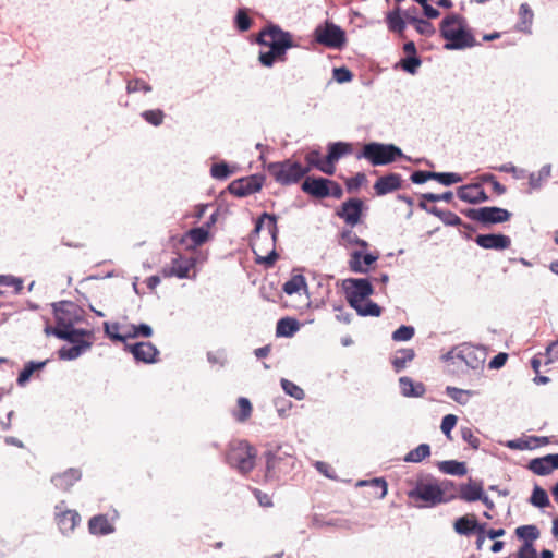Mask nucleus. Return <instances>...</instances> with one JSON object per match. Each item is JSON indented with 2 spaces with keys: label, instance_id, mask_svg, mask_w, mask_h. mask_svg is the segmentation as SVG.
I'll return each mask as SVG.
<instances>
[{
  "label": "nucleus",
  "instance_id": "obj_1",
  "mask_svg": "<svg viewBox=\"0 0 558 558\" xmlns=\"http://www.w3.org/2000/svg\"><path fill=\"white\" fill-rule=\"evenodd\" d=\"M277 238V217L274 214L263 213L251 234V245L256 255V263L267 267L274 266L279 257L275 250Z\"/></svg>",
  "mask_w": 558,
  "mask_h": 558
},
{
  "label": "nucleus",
  "instance_id": "obj_2",
  "mask_svg": "<svg viewBox=\"0 0 558 558\" xmlns=\"http://www.w3.org/2000/svg\"><path fill=\"white\" fill-rule=\"evenodd\" d=\"M343 290L348 303L359 315L378 317L381 314V308L376 303L367 300L374 291L367 279H347L343 281Z\"/></svg>",
  "mask_w": 558,
  "mask_h": 558
},
{
  "label": "nucleus",
  "instance_id": "obj_3",
  "mask_svg": "<svg viewBox=\"0 0 558 558\" xmlns=\"http://www.w3.org/2000/svg\"><path fill=\"white\" fill-rule=\"evenodd\" d=\"M441 36L447 40L445 49L461 50L476 45V40L468 28L466 22L458 14L446 16L439 27Z\"/></svg>",
  "mask_w": 558,
  "mask_h": 558
},
{
  "label": "nucleus",
  "instance_id": "obj_4",
  "mask_svg": "<svg viewBox=\"0 0 558 558\" xmlns=\"http://www.w3.org/2000/svg\"><path fill=\"white\" fill-rule=\"evenodd\" d=\"M256 449L246 440H233L229 444L226 460L240 473L246 474L255 466Z\"/></svg>",
  "mask_w": 558,
  "mask_h": 558
},
{
  "label": "nucleus",
  "instance_id": "obj_5",
  "mask_svg": "<svg viewBox=\"0 0 558 558\" xmlns=\"http://www.w3.org/2000/svg\"><path fill=\"white\" fill-rule=\"evenodd\" d=\"M267 172L274 180L281 185L298 183L308 173V168H304L300 162L291 159L270 162L267 165Z\"/></svg>",
  "mask_w": 558,
  "mask_h": 558
},
{
  "label": "nucleus",
  "instance_id": "obj_6",
  "mask_svg": "<svg viewBox=\"0 0 558 558\" xmlns=\"http://www.w3.org/2000/svg\"><path fill=\"white\" fill-rule=\"evenodd\" d=\"M408 497L414 501H422L424 507H434L449 501L445 488L435 480L418 482L416 486L408 492Z\"/></svg>",
  "mask_w": 558,
  "mask_h": 558
},
{
  "label": "nucleus",
  "instance_id": "obj_7",
  "mask_svg": "<svg viewBox=\"0 0 558 558\" xmlns=\"http://www.w3.org/2000/svg\"><path fill=\"white\" fill-rule=\"evenodd\" d=\"M402 156V150L392 144L372 142L363 146L357 158H365L373 166H383L391 163Z\"/></svg>",
  "mask_w": 558,
  "mask_h": 558
},
{
  "label": "nucleus",
  "instance_id": "obj_8",
  "mask_svg": "<svg viewBox=\"0 0 558 558\" xmlns=\"http://www.w3.org/2000/svg\"><path fill=\"white\" fill-rule=\"evenodd\" d=\"M257 41L283 54H286L288 49L296 47L292 34L281 29L278 25H270L264 28L259 33Z\"/></svg>",
  "mask_w": 558,
  "mask_h": 558
},
{
  "label": "nucleus",
  "instance_id": "obj_9",
  "mask_svg": "<svg viewBox=\"0 0 558 558\" xmlns=\"http://www.w3.org/2000/svg\"><path fill=\"white\" fill-rule=\"evenodd\" d=\"M314 38L318 44L333 49L342 48L347 41L344 31L329 21L316 26Z\"/></svg>",
  "mask_w": 558,
  "mask_h": 558
},
{
  "label": "nucleus",
  "instance_id": "obj_10",
  "mask_svg": "<svg viewBox=\"0 0 558 558\" xmlns=\"http://www.w3.org/2000/svg\"><path fill=\"white\" fill-rule=\"evenodd\" d=\"M464 215L484 226L506 222L510 219L511 213L500 207L470 208Z\"/></svg>",
  "mask_w": 558,
  "mask_h": 558
},
{
  "label": "nucleus",
  "instance_id": "obj_11",
  "mask_svg": "<svg viewBox=\"0 0 558 558\" xmlns=\"http://www.w3.org/2000/svg\"><path fill=\"white\" fill-rule=\"evenodd\" d=\"M195 265H196L195 258L186 257L181 254H178L174 258H172L170 264L166 265L162 268L161 275L165 278H171V277H177L179 279L195 278V276H196Z\"/></svg>",
  "mask_w": 558,
  "mask_h": 558
},
{
  "label": "nucleus",
  "instance_id": "obj_12",
  "mask_svg": "<svg viewBox=\"0 0 558 558\" xmlns=\"http://www.w3.org/2000/svg\"><path fill=\"white\" fill-rule=\"evenodd\" d=\"M83 310L71 301H61L54 305L56 327H72L83 319Z\"/></svg>",
  "mask_w": 558,
  "mask_h": 558
},
{
  "label": "nucleus",
  "instance_id": "obj_13",
  "mask_svg": "<svg viewBox=\"0 0 558 558\" xmlns=\"http://www.w3.org/2000/svg\"><path fill=\"white\" fill-rule=\"evenodd\" d=\"M262 186L263 178L258 175H251L247 178L234 180L230 183L228 189L231 194L243 197L258 192Z\"/></svg>",
  "mask_w": 558,
  "mask_h": 558
},
{
  "label": "nucleus",
  "instance_id": "obj_14",
  "mask_svg": "<svg viewBox=\"0 0 558 558\" xmlns=\"http://www.w3.org/2000/svg\"><path fill=\"white\" fill-rule=\"evenodd\" d=\"M363 202L360 198H350L344 202L337 215L351 227H354L361 221Z\"/></svg>",
  "mask_w": 558,
  "mask_h": 558
},
{
  "label": "nucleus",
  "instance_id": "obj_15",
  "mask_svg": "<svg viewBox=\"0 0 558 558\" xmlns=\"http://www.w3.org/2000/svg\"><path fill=\"white\" fill-rule=\"evenodd\" d=\"M534 474L545 476L558 470V453H550L542 458L532 459L527 465Z\"/></svg>",
  "mask_w": 558,
  "mask_h": 558
},
{
  "label": "nucleus",
  "instance_id": "obj_16",
  "mask_svg": "<svg viewBox=\"0 0 558 558\" xmlns=\"http://www.w3.org/2000/svg\"><path fill=\"white\" fill-rule=\"evenodd\" d=\"M56 514L57 524L63 534H68L74 531L78 524L81 517L75 510L63 509L61 506H57Z\"/></svg>",
  "mask_w": 558,
  "mask_h": 558
},
{
  "label": "nucleus",
  "instance_id": "obj_17",
  "mask_svg": "<svg viewBox=\"0 0 558 558\" xmlns=\"http://www.w3.org/2000/svg\"><path fill=\"white\" fill-rule=\"evenodd\" d=\"M330 180L325 178L307 177L302 183V191L316 198H325L329 196Z\"/></svg>",
  "mask_w": 558,
  "mask_h": 558
},
{
  "label": "nucleus",
  "instance_id": "obj_18",
  "mask_svg": "<svg viewBox=\"0 0 558 558\" xmlns=\"http://www.w3.org/2000/svg\"><path fill=\"white\" fill-rule=\"evenodd\" d=\"M475 243L485 250H507L511 245V239L505 234H478Z\"/></svg>",
  "mask_w": 558,
  "mask_h": 558
},
{
  "label": "nucleus",
  "instance_id": "obj_19",
  "mask_svg": "<svg viewBox=\"0 0 558 558\" xmlns=\"http://www.w3.org/2000/svg\"><path fill=\"white\" fill-rule=\"evenodd\" d=\"M350 153V145L345 143H333L329 146L328 154L325 157V168L323 172L332 175L336 172L335 163L345 154Z\"/></svg>",
  "mask_w": 558,
  "mask_h": 558
},
{
  "label": "nucleus",
  "instance_id": "obj_20",
  "mask_svg": "<svg viewBox=\"0 0 558 558\" xmlns=\"http://www.w3.org/2000/svg\"><path fill=\"white\" fill-rule=\"evenodd\" d=\"M210 223L198 228L190 229L181 239V243L185 244L187 248H196L197 246L206 243L209 238Z\"/></svg>",
  "mask_w": 558,
  "mask_h": 558
},
{
  "label": "nucleus",
  "instance_id": "obj_21",
  "mask_svg": "<svg viewBox=\"0 0 558 558\" xmlns=\"http://www.w3.org/2000/svg\"><path fill=\"white\" fill-rule=\"evenodd\" d=\"M128 348L138 362L155 363L159 354V351L151 342H138Z\"/></svg>",
  "mask_w": 558,
  "mask_h": 558
},
{
  "label": "nucleus",
  "instance_id": "obj_22",
  "mask_svg": "<svg viewBox=\"0 0 558 558\" xmlns=\"http://www.w3.org/2000/svg\"><path fill=\"white\" fill-rule=\"evenodd\" d=\"M52 333L57 336L59 339L68 340L74 345L78 344H86L87 349L90 347V342L86 341L84 338L89 335V332L82 330V329H75L74 326L72 327H56L52 330Z\"/></svg>",
  "mask_w": 558,
  "mask_h": 558
},
{
  "label": "nucleus",
  "instance_id": "obj_23",
  "mask_svg": "<svg viewBox=\"0 0 558 558\" xmlns=\"http://www.w3.org/2000/svg\"><path fill=\"white\" fill-rule=\"evenodd\" d=\"M291 465L292 459L290 457H278L270 454L267 458L266 476L271 478H280L282 474L288 472Z\"/></svg>",
  "mask_w": 558,
  "mask_h": 558
},
{
  "label": "nucleus",
  "instance_id": "obj_24",
  "mask_svg": "<svg viewBox=\"0 0 558 558\" xmlns=\"http://www.w3.org/2000/svg\"><path fill=\"white\" fill-rule=\"evenodd\" d=\"M457 195L461 201L471 204H477L486 202L488 199V196L485 193L484 189L482 187L481 184L477 183L460 186L458 189Z\"/></svg>",
  "mask_w": 558,
  "mask_h": 558
},
{
  "label": "nucleus",
  "instance_id": "obj_25",
  "mask_svg": "<svg viewBox=\"0 0 558 558\" xmlns=\"http://www.w3.org/2000/svg\"><path fill=\"white\" fill-rule=\"evenodd\" d=\"M402 179L398 173H389L380 177L374 184L376 195L383 196L401 187Z\"/></svg>",
  "mask_w": 558,
  "mask_h": 558
},
{
  "label": "nucleus",
  "instance_id": "obj_26",
  "mask_svg": "<svg viewBox=\"0 0 558 558\" xmlns=\"http://www.w3.org/2000/svg\"><path fill=\"white\" fill-rule=\"evenodd\" d=\"M377 258V255L363 254L360 251H354L350 255L349 267L353 272L364 274L368 271L371 265L374 264Z\"/></svg>",
  "mask_w": 558,
  "mask_h": 558
},
{
  "label": "nucleus",
  "instance_id": "obj_27",
  "mask_svg": "<svg viewBox=\"0 0 558 558\" xmlns=\"http://www.w3.org/2000/svg\"><path fill=\"white\" fill-rule=\"evenodd\" d=\"M82 474L77 469H69L68 471L52 477L54 486L62 490H69L80 478Z\"/></svg>",
  "mask_w": 558,
  "mask_h": 558
},
{
  "label": "nucleus",
  "instance_id": "obj_28",
  "mask_svg": "<svg viewBox=\"0 0 558 558\" xmlns=\"http://www.w3.org/2000/svg\"><path fill=\"white\" fill-rule=\"evenodd\" d=\"M484 355L483 351L472 347H466L460 351L459 357L463 360L469 367L478 369L484 365Z\"/></svg>",
  "mask_w": 558,
  "mask_h": 558
},
{
  "label": "nucleus",
  "instance_id": "obj_29",
  "mask_svg": "<svg viewBox=\"0 0 558 558\" xmlns=\"http://www.w3.org/2000/svg\"><path fill=\"white\" fill-rule=\"evenodd\" d=\"M282 290L288 295L302 293L307 295V283L303 275L293 272L291 278L282 286Z\"/></svg>",
  "mask_w": 558,
  "mask_h": 558
},
{
  "label": "nucleus",
  "instance_id": "obj_30",
  "mask_svg": "<svg viewBox=\"0 0 558 558\" xmlns=\"http://www.w3.org/2000/svg\"><path fill=\"white\" fill-rule=\"evenodd\" d=\"M534 13L527 3H522L519 8V22L517 29L519 32L531 34Z\"/></svg>",
  "mask_w": 558,
  "mask_h": 558
},
{
  "label": "nucleus",
  "instance_id": "obj_31",
  "mask_svg": "<svg viewBox=\"0 0 558 558\" xmlns=\"http://www.w3.org/2000/svg\"><path fill=\"white\" fill-rule=\"evenodd\" d=\"M460 498L465 501H476L482 499L483 486L481 483L470 481L460 486Z\"/></svg>",
  "mask_w": 558,
  "mask_h": 558
},
{
  "label": "nucleus",
  "instance_id": "obj_32",
  "mask_svg": "<svg viewBox=\"0 0 558 558\" xmlns=\"http://www.w3.org/2000/svg\"><path fill=\"white\" fill-rule=\"evenodd\" d=\"M401 392L405 397H422L426 389L423 383H414L410 377L399 379Z\"/></svg>",
  "mask_w": 558,
  "mask_h": 558
},
{
  "label": "nucleus",
  "instance_id": "obj_33",
  "mask_svg": "<svg viewBox=\"0 0 558 558\" xmlns=\"http://www.w3.org/2000/svg\"><path fill=\"white\" fill-rule=\"evenodd\" d=\"M88 527L90 533L95 535H107L113 532V526L104 514L93 517L88 522Z\"/></svg>",
  "mask_w": 558,
  "mask_h": 558
},
{
  "label": "nucleus",
  "instance_id": "obj_34",
  "mask_svg": "<svg viewBox=\"0 0 558 558\" xmlns=\"http://www.w3.org/2000/svg\"><path fill=\"white\" fill-rule=\"evenodd\" d=\"M454 531L460 535H470L475 532L477 527V520L475 514H465L454 521Z\"/></svg>",
  "mask_w": 558,
  "mask_h": 558
},
{
  "label": "nucleus",
  "instance_id": "obj_35",
  "mask_svg": "<svg viewBox=\"0 0 558 558\" xmlns=\"http://www.w3.org/2000/svg\"><path fill=\"white\" fill-rule=\"evenodd\" d=\"M339 245L343 247H350L352 245H359L363 248L368 246V243L365 240L360 239L355 232L351 229H343L339 235Z\"/></svg>",
  "mask_w": 558,
  "mask_h": 558
},
{
  "label": "nucleus",
  "instance_id": "obj_36",
  "mask_svg": "<svg viewBox=\"0 0 558 558\" xmlns=\"http://www.w3.org/2000/svg\"><path fill=\"white\" fill-rule=\"evenodd\" d=\"M438 469L445 474L463 476L466 474V465L464 462L456 460H447L438 463Z\"/></svg>",
  "mask_w": 558,
  "mask_h": 558
},
{
  "label": "nucleus",
  "instance_id": "obj_37",
  "mask_svg": "<svg viewBox=\"0 0 558 558\" xmlns=\"http://www.w3.org/2000/svg\"><path fill=\"white\" fill-rule=\"evenodd\" d=\"M415 352L413 349H401L397 351L391 364L396 372H400L405 368L407 364L413 361Z\"/></svg>",
  "mask_w": 558,
  "mask_h": 558
},
{
  "label": "nucleus",
  "instance_id": "obj_38",
  "mask_svg": "<svg viewBox=\"0 0 558 558\" xmlns=\"http://www.w3.org/2000/svg\"><path fill=\"white\" fill-rule=\"evenodd\" d=\"M299 330V323L294 318H281L277 323V335L283 337H292Z\"/></svg>",
  "mask_w": 558,
  "mask_h": 558
},
{
  "label": "nucleus",
  "instance_id": "obj_39",
  "mask_svg": "<svg viewBox=\"0 0 558 558\" xmlns=\"http://www.w3.org/2000/svg\"><path fill=\"white\" fill-rule=\"evenodd\" d=\"M387 25L389 31L401 34L405 28V22L401 16L400 8H396L393 11L387 14Z\"/></svg>",
  "mask_w": 558,
  "mask_h": 558
},
{
  "label": "nucleus",
  "instance_id": "obj_40",
  "mask_svg": "<svg viewBox=\"0 0 558 558\" xmlns=\"http://www.w3.org/2000/svg\"><path fill=\"white\" fill-rule=\"evenodd\" d=\"M252 404L250 400L245 397H240L238 399V410L233 412V417L241 423L247 421L252 415Z\"/></svg>",
  "mask_w": 558,
  "mask_h": 558
},
{
  "label": "nucleus",
  "instance_id": "obj_41",
  "mask_svg": "<svg viewBox=\"0 0 558 558\" xmlns=\"http://www.w3.org/2000/svg\"><path fill=\"white\" fill-rule=\"evenodd\" d=\"M446 393L457 403L464 405L470 401V398L473 397L476 392L474 390H464L457 387L448 386L446 388Z\"/></svg>",
  "mask_w": 558,
  "mask_h": 558
},
{
  "label": "nucleus",
  "instance_id": "obj_42",
  "mask_svg": "<svg viewBox=\"0 0 558 558\" xmlns=\"http://www.w3.org/2000/svg\"><path fill=\"white\" fill-rule=\"evenodd\" d=\"M430 456V447L427 444H421L415 449L409 451L404 457L405 462L418 463Z\"/></svg>",
  "mask_w": 558,
  "mask_h": 558
},
{
  "label": "nucleus",
  "instance_id": "obj_43",
  "mask_svg": "<svg viewBox=\"0 0 558 558\" xmlns=\"http://www.w3.org/2000/svg\"><path fill=\"white\" fill-rule=\"evenodd\" d=\"M47 361L44 362H34L31 361L25 364L23 371L19 374L17 377V384L23 386L25 383L29 380L32 375L36 372L41 369L46 365Z\"/></svg>",
  "mask_w": 558,
  "mask_h": 558
},
{
  "label": "nucleus",
  "instance_id": "obj_44",
  "mask_svg": "<svg viewBox=\"0 0 558 558\" xmlns=\"http://www.w3.org/2000/svg\"><path fill=\"white\" fill-rule=\"evenodd\" d=\"M404 15L420 34L425 36H432L435 34V27L430 22L423 19L410 17L408 12H405Z\"/></svg>",
  "mask_w": 558,
  "mask_h": 558
},
{
  "label": "nucleus",
  "instance_id": "obj_45",
  "mask_svg": "<svg viewBox=\"0 0 558 558\" xmlns=\"http://www.w3.org/2000/svg\"><path fill=\"white\" fill-rule=\"evenodd\" d=\"M515 534L519 538L525 541V543H533L539 537V531L535 525H522L515 529Z\"/></svg>",
  "mask_w": 558,
  "mask_h": 558
},
{
  "label": "nucleus",
  "instance_id": "obj_46",
  "mask_svg": "<svg viewBox=\"0 0 558 558\" xmlns=\"http://www.w3.org/2000/svg\"><path fill=\"white\" fill-rule=\"evenodd\" d=\"M531 504L538 508H545L550 505L548 495L545 489L539 486H535L530 499Z\"/></svg>",
  "mask_w": 558,
  "mask_h": 558
},
{
  "label": "nucleus",
  "instance_id": "obj_47",
  "mask_svg": "<svg viewBox=\"0 0 558 558\" xmlns=\"http://www.w3.org/2000/svg\"><path fill=\"white\" fill-rule=\"evenodd\" d=\"M432 179L447 186L463 180L460 174L453 172H432Z\"/></svg>",
  "mask_w": 558,
  "mask_h": 558
},
{
  "label": "nucleus",
  "instance_id": "obj_48",
  "mask_svg": "<svg viewBox=\"0 0 558 558\" xmlns=\"http://www.w3.org/2000/svg\"><path fill=\"white\" fill-rule=\"evenodd\" d=\"M5 288H11L13 292H20L23 289V282L13 277L0 276V294L8 292Z\"/></svg>",
  "mask_w": 558,
  "mask_h": 558
},
{
  "label": "nucleus",
  "instance_id": "obj_49",
  "mask_svg": "<svg viewBox=\"0 0 558 558\" xmlns=\"http://www.w3.org/2000/svg\"><path fill=\"white\" fill-rule=\"evenodd\" d=\"M105 331L111 340L125 342V337L123 336V326L121 324L105 323Z\"/></svg>",
  "mask_w": 558,
  "mask_h": 558
},
{
  "label": "nucleus",
  "instance_id": "obj_50",
  "mask_svg": "<svg viewBox=\"0 0 558 558\" xmlns=\"http://www.w3.org/2000/svg\"><path fill=\"white\" fill-rule=\"evenodd\" d=\"M260 63L264 66H272L276 60L284 61L286 54L281 53L280 51H276L274 48H270L267 52H260L258 57Z\"/></svg>",
  "mask_w": 558,
  "mask_h": 558
},
{
  "label": "nucleus",
  "instance_id": "obj_51",
  "mask_svg": "<svg viewBox=\"0 0 558 558\" xmlns=\"http://www.w3.org/2000/svg\"><path fill=\"white\" fill-rule=\"evenodd\" d=\"M305 161L307 162V166L304 168H308V172L312 170V168H316L323 172V169L326 167L325 158H322L319 151L317 150L308 151L305 155Z\"/></svg>",
  "mask_w": 558,
  "mask_h": 558
},
{
  "label": "nucleus",
  "instance_id": "obj_52",
  "mask_svg": "<svg viewBox=\"0 0 558 558\" xmlns=\"http://www.w3.org/2000/svg\"><path fill=\"white\" fill-rule=\"evenodd\" d=\"M85 350H87L86 344H78L70 348L63 347L59 350V357L61 360H74L78 357Z\"/></svg>",
  "mask_w": 558,
  "mask_h": 558
},
{
  "label": "nucleus",
  "instance_id": "obj_53",
  "mask_svg": "<svg viewBox=\"0 0 558 558\" xmlns=\"http://www.w3.org/2000/svg\"><path fill=\"white\" fill-rule=\"evenodd\" d=\"M142 117L147 123L159 126L163 123L165 112L161 109L146 110L142 112Z\"/></svg>",
  "mask_w": 558,
  "mask_h": 558
},
{
  "label": "nucleus",
  "instance_id": "obj_54",
  "mask_svg": "<svg viewBox=\"0 0 558 558\" xmlns=\"http://www.w3.org/2000/svg\"><path fill=\"white\" fill-rule=\"evenodd\" d=\"M281 386L287 395L295 398L296 400H302L305 396L304 390L301 387H299L296 384H294L293 381H290L288 379H282Z\"/></svg>",
  "mask_w": 558,
  "mask_h": 558
},
{
  "label": "nucleus",
  "instance_id": "obj_55",
  "mask_svg": "<svg viewBox=\"0 0 558 558\" xmlns=\"http://www.w3.org/2000/svg\"><path fill=\"white\" fill-rule=\"evenodd\" d=\"M422 61L417 56H409L400 61L401 68L410 74L416 73Z\"/></svg>",
  "mask_w": 558,
  "mask_h": 558
},
{
  "label": "nucleus",
  "instance_id": "obj_56",
  "mask_svg": "<svg viewBox=\"0 0 558 558\" xmlns=\"http://www.w3.org/2000/svg\"><path fill=\"white\" fill-rule=\"evenodd\" d=\"M235 25L239 31L246 32L251 28L252 20L244 9H239L235 16Z\"/></svg>",
  "mask_w": 558,
  "mask_h": 558
},
{
  "label": "nucleus",
  "instance_id": "obj_57",
  "mask_svg": "<svg viewBox=\"0 0 558 558\" xmlns=\"http://www.w3.org/2000/svg\"><path fill=\"white\" fill-rule=\"evenodd\" d=\"M414 328L412 326H400L392 332V339L395 341H409L414 336Z\"/></svg>",
  "mask_w": 558,
  "mask_h": 558
},
{
  "label": "nucleus",
  "instance_id": "obj_58",
  "mask_svg": "<svg viewBox=\"0 0 558 558\" xmlns=\"http://www.w3.org/2000/svg\"><path fill=\"white\" fill-rule=\"evenodd\" d=\"M231 170L226 162L214 163L210 169V174L215 179L225 180L231 174Z\"/></svg>",
  "mask_w": 558,
  "mask_h": 558
},
{
  "label": "nucleus",
  "instance_id": "obj_59",
  "mask_svg": "<svg viewBox=\"0 0 558 558\" xmlns=\"http://www.w3.org/2000/svg\"><path fill=\"white\" fill-rule=\"evenodd\" d=\"M141 90L144 93H148L151 90V87L144 80H140V78L131 80L128 82L126 92L129 94L141 92Z\"/></svg>",
  "mask_w": 558,
  "mask_h": 558
},
{
  "label": "nucleus",
  "instance_id": "obj_60",
  "mask_svg": "<svg viewBox=\"0 0 558 558\" xmlns=\"http://www.w3.org/2000/svg\"><path fill=\"white\" fill-rule=\"evenodd\" d=\"M457 421L458 418L454 414H447L441 421L440 429L448 439H451V430L454 428Z\"/></svg>",
  "mask_w": 558,
  "mask_h": 558
},
{
  "label": "nucleus",
  "instance_id": "obj_61",
  "mask_svg": "<svg viewBox=\"0 0 558 558\" xmlns=\"http://www.w3.org/2000/svg\"><path fill=\"white\" fill-rule=\"evenodd\" d=\"M461 437L468 442L473 449H477L480 447V439L474 435L471 428L463 427L461 428Z\"/></svg>",
  "mask_w": 558,
  "mask_h": 558
},
{
  "label": "nucleus",
  "instance_id": "obj_62",
  "mask_svg": "<svg viewBox=\"0 0 558 558\" xmlns=\"http://www.w3.org/2000/svg\"><path fill=\"white\" fill-rule=\"evenodd\" d=\"M366 181L364 173H357L356 175L347 180L345 185L349 192H353L360 189V186Z\"/></svg>",
  "mask_w": 558,
  "mask_h": 558
},
{
  "label": "nucleus",
  "instance_id": "obj_63",
  "mask_svg": "<svg viewBox=\"0 0 558 558\" xmlns=\"http://www.w3.org/2000/svg\"><path fill=\"white\" fill-rule=\"evenodd\" d=\"M546 361L545 363H553L555 361H558V340L550 343L546 349Z\"/></svg>",
  "mask_w": 558,
  "mask_h": 558
},
{
  "label": "nucleus",
  "instance_id": "obj_64",
  "mask_svg": "<svg viewBox=\"0 0 558 558\" xmlns=\"http://www.w3.org/2000/svg\"><path fill=\"white\" fill-rule=\"evenodd\" d=\"M518 558H537V554L533 544L524 543L518 553Z\"/></svg>",
  "mask_w": 558,
  "mask_h": 558
}]
</instances>
